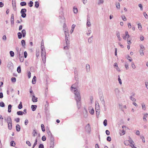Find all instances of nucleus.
<instances>
[{"mask_svg":"<svg viewBox=\"0 0 148 148\" xmlns=\"http://www.w3.org/2000/svg\"><path fill=\"white\" fill-rule=\"evenodd\" d=\"M121 18L124 21H126L127 19L125 16L122 15L121 16Z\"/></svg>","mask_w":148,"mask_h":148,"instance_id":"13d9d810","label":"nucleus"},{"mask_svg":"<svg viewBox=\"0 0 148 148\" xmlns=\"http://www.w3.org/2000/svg\"><path fill=\"white\" fill-rule=\"evenodd\" d=\"M102 4V0H97V4L98 5H101Z\"/></svg>","mask_w":148,"mask_h":148,"instance_id":"37998d69","label":"nucleus"},{"mask_svg":"<svg viewBox=\"0 0 148 148\" xmlns=\"http://www.w3.org/2000/svg\"><path fill=\"white\" fill-rule=\"evenodd\" d=\"M86 69L87 72H88L90 70V67L89 64H86Z\"/></svg>","mask_w":148,"mask_h":148,"instance_id":"ddd939ff","label":"nucleus"},{"mask_svg":"<svg viewBox=\"0 0 148 148\" xmlns=\"http://www.w3.org/2000/svg\"><path fill=\"white\" fill-rule=\"evenodd\" d=\"M95 110L96 111L100 110L99 105L97 102H95Z\"/></svg>","mask_w":148,"mask_h":148,"instance_id":"6e6552de","label":"nucleus"},{"mask_svg":"<svg viewBox=\"0 0 148 148\" xmlns=\"http://www.w3.org/2000/svg\"><path fill=\"white\" fill-rule=\"evenodd\" d=\"M148 115V114L147 113H146L144 114L143 117V119L144 121H147V119L146 118L147 117Z\"/></svg>","mask_w":148,"mask_h":148,"instance_id":"c85d7f7f","label":"nucleus"},{"mask_svg":"<svg viewBox=\"0 0 148 148\" xmlns=\"http://www.w3.org/2000/svg\"><path fill=\"white\" fill-rule=\"evenodd\" d=\"M138 29L140 30H141L142 29V26H141V25L140 23H139L138 24Z\"/></svg>","mask_w":148,"mask_h":148,"instance_id":"8fccbe9b","label":"nucleus"},{"mask_svg":"<svg viewBox=\"0 0 148 148\" xmlns=\"http://www.w3.org/2000/svg\"><path fill=\"white\" fill-rule=\"evenodd\" d=\"M27 10L26 9L24 8V9H22L20 12L21 13V16L24 18L26 17V14L25 13L26 12Z\"/></svg>","mask_w":148,"mask_h":148,"instance_id":"7ed1b4c3","label":"nucleus"},{"mask_svg":"<svg viewBox=\"0 0 148 148\" xmlns=\"http://www.w3.org/2000/svg\"><path fill=\"white\" fill-rule=\"evenodd\" d=\"M17 70L18 73H20L21 72V69L20 66H18L17 67Z\"/></svg>","mask_w":148,"mask_h":148,"instance_id":"de8ad7c7","label":"nucleus"},{"mask_svg":"<svg viewBox=\"0 0 148 148\" xmlns=\"http://www.w3.org/2000/svg\"><path fill=\"white\" fill-rule=\"evenodd\" d=\"M8 123L12 122V119L10 116H8L6 119H5Z\"/></svg>","mask_w":148,"mask_h":148,"instance_id":"0eeeda50","label":"nucleus"},{"mask_svg":"<svg viewBox=\"0 0 148 148\" xmlns=\"http://www.w3.org/2000/svg\"><path fill=\"white\" fill-rule=\"evenodd\" d=\"M125 38H128L129 37V35L127 32H126L125 33Z\"/></svg>","mask_w":148,"mask_h":148,"instance_id":"864d4df0","label":"nucleus"},{"mask_svg":"<svg viewBox=\"0 0 148 148\" xmlns=\"http://www.w3.org/2000/svg\"><path fill=\"white\" fill-rule=\"evenodd\" d=\"M89 112L91 114H93L94 113V109L92 107H90L89 109Z\"/></svg>","mask_w":148,"mask_h":148,"instance_id":"f8f14e48","label":"nucleus"},{"mask_svg":"<svg viewBox=\"0 0 148 148\" xmlns=\"http://www.w3.org/2000/svg\"><path fill=\"white\" fill-rule=\"evenodd\" d=\"M102 104L104 106V109L105 111H106L107 110V108L105 105V102L104 100H102Z\"/></svg>","mask_w":148,"mask_h":148,"instance_id":"72a5a7b5","label":"nucleus"},{"mask_svg":"<svg viewBox=\"0 0 148 148\" xmlns=\"http://www.w3.org/2000/svg\"><path fill=\"white\" fill-rule=\"evenodd\" d=\"M41 127L42 131L43 132H45V128L43 124H42L41 125Z\"/></svg>","mask_w":148,"mask_h":148,"instance_id":"4c0bfd02","label":"nucleus"},{"mask_svg":"<svg viewBox=\"0 0 148 148\" xmlns=\"http://www.w3.org/2000/svg\"><path fill=\"white\" fill-rule=\"evenodd\" d=\"M10 56L11 57H13L14 55V53L13 51H10Z\"/></svg>","mask_w":148,"mask_h":148,"instance_id":"c9c22d12","label":"nucleus"},{"mask_svg":"<svg viewBox=\"0 0 148 148\" xmlns=\"http://www.w3.org/2000/svg\"><path fill=\"white\" fill-rule=\"evenodd\" d=\"M16 130L17 132H19L21 129L20 126L18 125L17 124L16 126Z\"/></svg>","mask_w":148,"mask_h":148,"instance_id":"412c9836","label":"nucleus"},{"mask_svg":"<svg viewBox=\"0 0 148 148\" xmlns=\"http://www.w3.org/2000/svg\"><path fill=\"white\" fill-rule=\"evenodd\" d=\"M86 129L88 131H89L90 130V127L89 124H88L86 127Z\"/></svg>","mask_w":148,"mask_h":148,"instance_id":"f704fd0d","label":"nucleus"},{"mask_svg":"<svg viewBox=\"0 0 148 148\" xmlns=\"http://www.w3.org/2000/svg\"><path fill=\"white\" fill-rule=\"evenodd\" d=\"M63 28L64 32H66V31L68 32L69 30L68 29V27L66 26L65 24H64L63 25Z\"/></svg>","mask_w":148,"mask_h":148,"instance_id":"dca6fc26","label":"nucleus"},{"mask_svg":"<svg viewBox=\"0 0 148 148\" xmlns=\"http://www.w3.org/2000/svg\"><path fill=\"white\" fill-rule=\"evenodd\" d=\"M138 6L140 7V10H143V6H142V4H138Z\"/></svg>","mask_w":148,"mask_h":148,"instance_id":"69168bd1","label":"nucleus"},{"mask_svg":"<svg viewBox=\"0 0 148 148\" xmlns=\"http://www.w3.org/2000/svg\"><path fill=\"white\" fill-rule=\"evenodd\" d=\"M8 111L9 112H11V110L12 108V106L11 104H9L8 106Z\"/></svg>","mask_w":148,"mask_h":148,"instance_id":"c756f323","label":"nucleus"},{"mask_svg":"<svg viewBox=\"0 0 148 148\" xmlns=\"http://www.w3.org/2000/svg\"><path fill=\"white\" fill-rule=\"evenodd\" d=\"M133 143H134L133 141L131 140L130 141V143L131 144L130 146H131L132 148H137L134 145V144H132Z\"/></svg>","mask_w":148,"mask_h":148,"instance_id":"2eb2a0df","label":"nucleus"},{"mask_svg":"<svg viewBox=\"0 0 148 148\" xmlns=\"http://www.w3.org/2000/svg\"><path fill=\"white\" fill-rule=\"evenodd\" d=\"M20 5L21 6H25L26 5V3L25 2H22L20 3Z\"/></svg>","mask_w":148,"mask_h":148,"instance_id":"a19ab883","label":"nucleus"},{"mask_svg":"<svg viewBox=\"0 0 148 148\" xmlns=\"http://www.w3.org/2000/svg\"><path fill=\"white\" fill-rule=\"evenodd\" d=\"M77 83H75V84H73L71 87V91L72 92H73L77 90Z\"/></svg>","mask_w":148,"mask_h":148,"instance_id":"20e7f679","label":"nucleus"},{"mask_svg":"<svg viewBox=\"0 0 148 148\" xmlns=\"http://www.w3.org/2000/svg\"><path fill=\"white\" fill-rule=\"evenodd\" d=\"M107 121L106 119H105L103 122V124L105 126H106L107 125Z\"/></svg>","mask_w":148,"mask_h":148,"instance_id":"a18cd8bd","label":"nucleus"},{"mask_svg":"<svg viewBox=\"0 0 148 148\" xmlns=\"http://www.w3.org/2000/svg\"><path fill=\"white\" fill-rule=\"evenodd\" d=\"M0 106L1 107H4L5 106V104L3 102H0Z\"/></svg>","mask_w":148,"mask_h":148,"instance_id":"3c124183","label":"nucleus"},{"mask_svg":"<svg viewBox=\"0 0 148 148\" xmlns=\"http://www.w3.org/2000/svg\"><path fill=\"white\" fill-rule=\"evenodd\" d=\"M33 2L32 1H30L29 3V4H30L29 5V7H32L33 6Z\"/></svg>","mask_w":148,"mask_h":148,"instance_id":"680f3d73","label":"nucleus"},{"mask_svg":"<svg viewBox=\"0 0 148 148\" xmlns=\"http://www.w3.org/2000/svg\"><path fill=\"white\" fill-rule=\"evenodd\" d=\"M8 128L9 130H11L12 128V122L8 123Z\"/></svg>","mask_w":148,"mask_h":148,"instance_id":"6ab92c4d","label":"nucleus"},{"mask_svg":"<svg viewBox=\"0 0 148 148\" xmlns=\"http://www.w3.org/2000/svg\"><path fill=\"white\" fill-rule=\"evenodd\" d=\"M75 24H73L71 27V29L70 31V32L71 34H72L73 32L74 28L75 27Z\"/></svg>","mask_w":148,"mask_h":148,"instance_id":"4be33fe9","label":"nucleus"},{"mask_svg":"<svg viewBox=\"0 0 148 148\" xmlns=\"http://www.w3.org/2000/svg\"><path fill=\"white\" fill-rule=\"evenodd\" d=\"M118 80L119 82V84H122V81H121V79H120V76L119 75H118Z\"/></svg>","mask_w":148,"mask_h":148,"instance_id":"58836bf2","label":"nucleus"},{"mask_svg":"<svg viewBox=\"0 0 148 148\" xmlns=\"http://www.w3.org/2000/svg\"><path fill=\"white\" fill-rule=\"evenodd\" d=\"M132 67L134 69L136 68V66L133 62H132Z\"/></svg>","mask_w":148,"mask_h":148,"instance_id":"bf43d9fd","label":"nucleus"},{"mask_svg":"<svg viewBox=\"0 0 148 148\" xmlns=\"http://www.w3.org/2000/svg\"><path fill=\"white\" fill-rule=\"evenodd\" d=\"M22 34L23 37H25L26 34V32L25 30L24 29H23L22 31Z\"/></svg>","mask_w":148,"mask_h":148,"instance_id":"a878e982","label":"nucleus"},{"mask_svg":"<svg viewBox=\"0 0 148 148\" xmlns=\"http://www.w3.org/2000/svg\"><path fill=\"white\" fill-rule=\"evenodd\" d=\"M116 6L117 9H120V4L119 3H116Z\"/></svg>","mask_w":148,"mask_h":148,"instance_id":"7c9ffc66","label":"nucleus"},{"mask_svg":"<svg viewBox=\"0 0 148 148\" xmlns=\"http://www.w3.org/2000/svg\"><path fill=\"white\" fill-rule=\"evenodd\" d=\"M24 113V112L21 111H18L17 112V114L18 115H22Z\"/></svg>","mask_w":148,"mask_h":148,"instance_id":"5701e85b","label":"nucleus"},{"mask_svg":"<svg viewBox=\"0 0 148 148\" xmlns=\"http://www.w3.org/2000/svg\"><path fill=\"white\" fill-rule=\"evenodd\" d=\"M146 19H148V15L146 12H144L143 13Z\"/></svg>","mask_w":148,"mask_h":148,"instance_id":"5fc2aeb1","label":"nucleus"},{"mask_svg":"<svg viewBox=\"0 0 148 148\" xmlns=\"http://www.w3.org/2000/svg\"><path fill=\"white\" fill-rule=\"evenodd\" d=\"M107 140L109 142L111 140V137L110 136H108L107 137Z\"/></svg>","mask_w":148,"mask_h":148,"instance_id":"338daca9","label":"nucleus"},{"mask_svg":"<svg viewBox=\"0 0 148 148\" xmlns=\"http://www.w3.org/2000/svg\"><path fill=\"white\" fill-rule=\"evenodd\" d=\"M44 145L42 144H40L39 146V148H44Z\"/></svg>","mask_w":148,"mask_h":148,"instance_id":"774afa93","label":"nucleus"},{"mask_svg":"<svg viewBox=\"0 0 148 148\" xmlns=\"http://www.w3.org/2000/svg\"><path fill=\"white\" fill-rule=\"evenodd\" d=\"M22 34L21 32H19L18 33V37L19 39H21L22 38Z\"/></svg>","mask_w":148,"mask_h":148,"instance_id":"e433bc0d","label":"nucleus"},{"mask_svg":"<svg viewBox=\"0 0 148 148\" xmlns=\"http://www.w3.org/2000/svg\"><path fill=\"white\" fill-rule=\"evenodd\" d=\"M130 99L133 101H135L136 100V99L134 97H133L132 96H130Z\"/></svg>","mask_w":148,"mask_h":148,"instance_id":"79ce46f5","label":"nucleus"},{"mask_svg":"<svg viewBox=\"0 0 148 148\" xmlns=\"http://www.w3.org/2000/svg\"><path fill=\"white\" fill-rule=\"evenodd\" d=\"M37 108V106L36 105H32L31 106V108L33 111H34L36 110Z\"/></svg>","mask_w":148,"mask_h":148,"instance_id":"aec40b11","label":"nucleus"},{"mask_svg":"<svg viewBox=\"0 0 148 148\" xmlns=\"http://www.w3.org/2000/svg\"><path fill=\"white\" fill-rule=\"evenodd\" d=\"M96 116L97 118H98L99 116V110L96 111Z\"/></svg>","mask_w":148,"mask_h":148,"instance_id":"052dcab7","label":"nucleus"},{"mask_svg":"<svg viewBox=\"0 0 148 148\" xmlns=\"http://www.w3.org/2000/svg\"><path fill=\"white\" fill-rule=\"evenodd\" d=\"M88 42L89 43H91L92 41V36L89 37L88 40Z\"/></svg>","mask_w":148,"mask_h":148,"instance_id":"b1692460","label":"nucleus"},{"mask_svg":"<svg viewBox=\"0 0 148 148\" xmlns=\"http://www.w3.org/2000/svg\"><path fill=\"white\" fill-rule=\"evenodd\" d=\"M64 33L65 35L66 42L67 44V45H68L69 44V41L68 42H67V41L68 40V38L69 37V31L68 32L66 31V32H64Z\"/></svg>","mask_w":148,"mask_h":148,"instance_id":"39448f33","label":"nucleus"},{"mask_svg":"<svg viewBox=\"0 0 148 148\" xmlns=\"http://www.w3.org/2000/svg\"><path fill=\"white\" fill-rule=\"evenodd\" d=\"M73 11L74 13L77 14L78 12V10L77 8L75 7H74L73 8Z\"/></svg>","mask_w":148,"mask_h":148,"instance_id":"cd10ccee","label":"nucleus"},{"mask_svg":"<svg viewBox=\"0 0 148 148\" xmlns=\"http://www.w3.org/2000/svg\"><path fill=\"white\" fill-rule=\"evenodd\" d=\"M7 66L9 69H11L13 67V64L11 62H9L8 63Z\"/></svg>","mask_w":148,"mask_h":148,"instance_id":"423d86ee","label":"nucleus"},{"mask_svg":"<svg viewBox=\"0 0 148 148\" xmlns=\"http://www.w3.org/2000/svg\"><path fill=\"white\" fill-rule=\"evenodd\" d=\"M116 36L118 38L119 40L121 41V38H120V33L119 32H116Z\"/></svg>","mask_w":148,"mask_h":148,"instance_id":"bb28decb","label":"nucleus"},{"mask_svg":"<svg viewBox=\"0 0 148 148\" xmlns=\"http://www.w3.org/2000/svg\"><path fill=\"white\" fill-rule=\"evenodd\" d=\"M11 81L13 82H16V78L14 77H12L11 78Z\"/></svg>","mask_w":148,"mask_h":148,"instance_id":"603ef678","label":"nucleus"},{"mask_svg":"<svg viewBox=\"0 0 148 148\" xmlns=\"http://www.w3.org/2000/svg\"><path fill=\"white\" fill-rule=\"evenodd\" d=\"M26 144L28 145L29 146H31V144L30 143V142L29 141H27L26 142Z\"/></svg>","mask_w":148,"mask_h":148,"instance_id":"e2e57ef3","label":"nucleus"},{"mask_svg":"<svg viewBox=\"0 0 148 148\" xmlns=\"http://www.w3.org/2000/svg\"><path fill=\"white\" fill-rule=\"evenodd\" d=\"M41 55L43 62L45 63L46 62V52L44 46V42L42 41L41 45Z\"/></svg>","mask_w":148,"mask_h":148,"instance_id":"f03ea898","label":"nucleus"},{"mask_svg":"<svg viewBox=\"0 0 148 148\" xmlns=\"http://www.w3.org/2000/svg\"><path fill=\"white\" fill-rule=\"evenodd\" d=\"M36 77L35 76H34L32 81V84H35L36 83Z\"/></svg>","mask_w":148,"mask_h":148,"instance_id":"a211bd4d","label":"nucleus"},{"mask_svg":"<svg viewBox=\"0 0 148 148\" xmlns=\"http://www.w3.org/2000/svg\"><path fill=\"white\" fill-rule=\"evenodd\" d=\"M32 134L34 136H35L37 134V132L36 130L34 129L32 132Z\"/></svg>","mask_w":148,"mask_h":148,"instance_id":"2f4dec72","label":"nucleus"},{"mask_svg":"<svg viewBox=\"0 0 148 148\" xmlns=\"http://www.w3.org/2000/svg\"><path fill=\"white\" fill-rule=\"evenodd\" d=\"M12 5L13 7V10L16 11V3L15 2H13V1H12Z\"/></svg>","mask_w":148,"mask_h":148,"instance_id":"9b49d317","label":"nucleus"},{"mask_svg":"<svg viewBox=\"0 0 148 148\" xmlns=\"http://www.w3.org/2000/svg\"><path fill=\"white\" fill-rule=\"evenodd\" d=\"M19 58L20 62H23L24 61V58L23 56H20V54H19Z\"/></svg>","mask_w":148,"mask_h":148,"instance_id":"393cba45","label":"nucleus"},{"mask_svg":"<svg viewBox=\"0 0 148 148\" xmlns=\"http://www.w3.org/2000/svg\"><path fill=\"white\" fill-rule=\"evenodd\" d=\"M22 103L21 101L20 103V104L18 106V109H21L22 108Z\"/></svg>","mask_w":148,"mask_h":148,"instance_id":"473e14b6","label":"nucleus"},{"mask_svg":"<svg viewBox=\"0 0 148 148\" xmlns=\"http://www.w3.org/2000/svg\"><path fill=\"white\" fill-rule=\"evenodd\" d=\"M27 56V53L26 51H25L24 52V57L25 58H26Z\"/></svg>","mask_w":148,"mask_h":148,"instance_id":"0e129e2a","label":"nucleus"},{"mask_svg":"<svg viewBox=\"0 0 148 148\" xmlns=\"http://www.w3.org/2000/svg\"><path fill=\"white\" fill-rule=\"evenodd\" d=\"M21 44L22 46L24 47L25 45V42L24 40H23L21 41Z\"/></svg>","mask_w":148,"mask_h":148,"instance_id":"ea45409f","label":"nucleus"},{"mask_svg":"<svg viewBox=\"0 0 148 148\" xmlns=\"http://www.w3.org/2000/svg\"><path fill=\"white\" fill-rule=\"evenodd\" d=\"M114 92L115 95H119L120 93V90L118 88H116L115 89Z\"/></svg>","mask_w":148,"mask_h":148,"instance_id":"1a4fd4ad","label":"nucleus"},{"mask_svg":"<svg viewBox=\"0 0 148 148\" xmlns=\"http://www.w3.org/2000/svg\"><path fill=\"white\" fill-rule=\"evenodd\" d=\"M142 109L143 110H145L146 109V107H145V105L144 104H142Z\"/></svg>","mask_w":148,"mask_h":148,"instance_id":"4d7b16f0","label":"nucleus"},{"mask_svg":"<svg viewBox=\"0 0 148 148\" xmlns=\"http://www.w3.org/2000/svg\"><path fill=\"white\" fill-rule=\"evenodd\" d=\"M127 58L130 62L132 61V58L130 56H128Z\"/></svg>","mask_w":148,"mask_h":148,"instance_id":"6e6d98bb","label":"nucleus"},{"mask_svg":"<svg viewBox=\"0 0 148 148\" xmlns=\"http://www.w3.org/2000/svg\"><path fill=\"white\" fill-rule=\"evenodd\" d=\"M14 15L13 14L11 15V21H13V23H14Z\"/></svg>","mask_w":148,"mask_h":148,"instance_id":"c03bdc74","label":"nucleus"},{"mask_svg":"<svg viewBox=\"0 0 148 148\" xmlns=\"http://www.w3.org/2000/svg\"><path fill=\"white\" fill-rule=\"evenodd\" d=\"M130 141H128V140H125L124 141V144L125 145H129L128 143L129 142L130 143Z\"/></svg>","mask_w":148,"mask_h":148,"instance_id":"09e8293b","label":"nucleus"},{"mask_svg":"<svg viewBox=\"0 0 148 148\" xmlns=\"http://www.w3.org/2000/svg\"><path fill=\"white\" fill-rule=\"evenodd\" d=\"M75 95V98L76 101L77 108L79 109L81 107V97L80 92L77 90L73 92Z\"/></svg>","mask_w":148,"mask_h":148,"instance_id":"f257e3e1","label":"nucleus"},{"mask_svg":"<svg viewBox=\"0 0 148 148\" xmlns=\"http://www.w3.org/2000/svg\"><path fill=\"white\" fill-rule=\"evenodd\" d=\"M86 25L87 27H90L91 26V24L90 22V19L88 18L87 19Z\"/></svg>","mask_w":148,"mask_h":148,"instance_id":"9d476101","label":"nucleus"},{"mask_svg":"<svg viewBox=\"0 0 148 148\" xmlns=\"http://www.w3.org/2000/svg\"><path fill=\"white\" fill-rule=\"evenodd\" d=\"M35 7L37 8L39 7V3L37 1H36L35 2Z\"/></svg>","mask_w":148,"mask_h":148,"instance_id":"49530a36","label":"nucleus"},{"mask_svg":"<svg viewBox=\"0 0 148 148\" xmlns=\"http://www.w3.org/2000/svg\"><path fill=\"white\" fill-rule=\"evenodd\" d=\"M114 67H115L116 70L117 71H120V69L118 67V65L115 62L114 63Z\"/></svg>","mask_w":148,"mask_h":148,"instance_id":"f3484780","label":"nucleus"},{"mask_svg":"<svg viewBox=\"0 0 148 148\" xmlns=\"http://www.w3.org/2000/svg\"><path fill=\"white\" fill-rule=\"evenodd\" d=\"M32 101L33 102H36L37 101V98L34 95V93H33Z\"/></svg>","mask_w":148,"mask_h":148,"instance_id":"4468645a","label":"nucleus"}]
</instances>
